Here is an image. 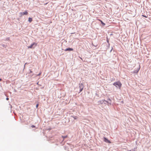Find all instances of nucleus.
<instances>
[{
	"instance_id": "nucleus-1",
	"label": "nucleus",
	"mask_w": 151,
	"mask_h": 151,
	"mask_svg": "<svg viewBox=\"0 0 151 151\" xmlns=\"http://www.w3.org/2000/svg\"><path fill=\"white\" fill-rule=\"evenodd\" d=\"M113 85L116 87L120 88L122 86V84L120 82H116L114 83Z\"/></svg>"
},
{
	"instance_id": "nucleus-2",
	"label": "nucleus",
	"mask_w": 151,
	"mask_h": 151,
	"mask_svg": "<svg viewBox=\"0 0 151 151\" xmlns=\"http://www.w3.org/2000/svg\"><path fill=\"white\" fill-rule=\"evenodd\" d=\"M37 43L34 42L29 46L28 47V48H34L37 45Z\"/></svg>"
},
{
	"instance_id": "nucleus-3",
	"label": "nucleus",
	"mask_w": 151,
	"mask_h": 151,
	"mask_svg": "<svg viewBox=\"0 0 151 151\" xmlns=\"http://www.w3.org/2000/svg\"><path fill=\"white\" fill-rule=\"evenodd\" d=\"M19 15L20 17H22L24 15H27L28 14V13L27 11H25L24 12H20L19 13Z\"/></svg>"
},
{
	"instance_id": "nucleus-4",
	"label": "nucleus",
	"mask_w": 151,
	"mask_h": 151,
	"mask_svg": "<svg viewBox=\"0 0 151 151\" xmlns=\"http://www.w3.org/2000/svg\"><path fill=\"white\" fill-rule=\"evenodd\" d=\"M79 87L80 88V92L82 91L83 89V85L82 83L79 84Z\"/></svg>"
},
{
	"instance_id": "nucleus-5",
	"label": "nucleus",
	"mask_w": 151,
	"mask_h": 151,
	"mask_svg": "<svg viewBox=\"0 0 151 151\" xmlns=\"http://www.w3.org/2000/svg\"><path fill=\"white\" fill-rule=\"evenodd\" d=\"M108 100L110 102H108L107 101H105V100H102V101H100V103H101V104H102L104 101H105L106 102V103H108V104H111V100L110 99H108Z\"/></svg>"
},
{
	"instance_id": "nucleus-6",
	"label": "nucleus",
	"mask_w": 151,
	"mask_h": 151,
	"mask_svg": "<svg viewBox=\"0 0 151 151\" xmlns=\"http://www.w3.org/2000/svg\"><path fill=\"white\" fill-rule=\"evenodd\" d=\"M104 141L106 142L109 143H111V142L105 137H104Z\"/></svg>"
},
{
	"instance_id": "nucleus-7",
	"label": "nucleus",
	"mask_w": 151,
	"mask_h": 151,
	"mask_svg": "<svg viewBox=\"0 0 151 151\" xmlns=\"http://www.w3.org/2000/svg\"><path fill=\"white\" fill-rule=\"evenodd\" d=\"M73 50V49L72 48H67L66 49H65V50L66 51H72V50Z\"/></svg>"
},
{
	"instance_id": "nucleus-8",
	"label": "nucleus",
	"mask_w": 151,
	"mask_h": 151,
	"mask_svg": "<svg viewBox=\"0 0 151 151\" xmlns=\"http://www.w3.org/2000/svg\"><path fill=\"white\" fill-rule=\"evenodd\" d=\"M32 20V19L31 18H29L28 19V21L29 22H31Z\"/></svg>"
},
{
	"instance_id": "nucleus-9",
	"label": "nucleus",
	"mask_w": 151,
	"mask_h": 151,
	"mask_svg": "<svg viewBox=\"0 0 151 151\" xmlns=\"http://www.w3.org/2000/svg\"><path fill=\"white\" fill-rule=\"evenodd\" d=\"M100 21H101V24L103 25V26H104L105 25V24L101 20H100Z\"/></svg>"
},
{
	"instance_id": "nucleus-10",
	"label": "nucleus",
	"mask_w": 151,
	"mask_h": 151,
	"mask_svg": "<svg viewBox=\"0 0 151 151\" xmlns=\"http://www.w3.org/2000/svg\"><path fill=\"white\" fill-rule=\"evenodd\" d=\"M62 137L63 138V139H64L65 138H66V137H67V136H62Z\"/></svg>"
},
{
	"instance_id": "nucleus-11",
	"label": "nucleus",
	"mask_w": 151,
	"mask_h": 151,
	"mask_svg": "<svg viewBox=\"0 0 151 151\" xmlns=\"http://www.w3.org/2000/svg\"><path fill=\"white\" fill-rule=\"evenodd\" d=\"M142 16H143V17H146V18L147 17V16H146L145 15H142Z\"/></svg>"
},
{
	"instance_id": "nucleus-12",
	"label": "nucleus",
	"mask_w": 151,
	"mask_h": 151,
	"mask_svg": "<svg viewBox=\"0 0 151 151\" xmlns=\"http://www.w3.org/2000/svg\"><path fill=\"white\" fill-rule=\"evenodd\" d=\"M31 127L32 128H34V127H35V126L34 125H32V126H31Z\"/></svg>"
},
{
	"instance_id": "nucleus-13",
	"label": "nucleus",
	"mask_w": 151,
	"mask_h": 151,
	"mask_svg": "<svg viewBox=\"0 0 151 151\" xmlns=\"http://www.w3.org/2000/svg\"><path fill=\"white\" fill-rule=\"evenodd\" d=\"M75 119H77V117H76V116H75L74 117H73Z\"/></svg>"
},
{
	"instance_id": "nucleus-14",
	"label": "nucleus",
	"mask_w": 151,
	"mask_h": 151,
	"mask_svg": "<svg viewBox=\"0 0 151 151\" xmlns=\"http://www.w3.org/2000/svg\"><path fill=\"white\" fill-rule=\"evenodd\" d=\"M38 104H37L36 105V108H37L38 106Z\"/></svg>"
},
{
	"instance_id": "nucleus-15",
	"label": "nucleus",
	"mask_w": 151,
	"mask_h": 151,
	"mask_svg": "<svg viewBox=\"0 0 151 151\" xmlns=\"http://www.w3.org/2000/svg\"><path fill=\"white\" fill-rule=\"evenodd\" d=\"M41 74V73H40L37 76H40V75Z\"/></svg>"
},
{
	"instance_id": "nucleus-16",
	"label": "nucleus",
	"mask_w": 151,
	"mask_h": 151,
	"mask_svg": "<svg viewBox=\"0 0 151 151\" xmlns=\"http://www.w3.org/2000/svg\"><path fill=\"white\" fill-rule=\"evenodd\" d=\"M32 71L31 70H30L29 73H32Z\"/></svg>"
},
{
	"instance_id": "nucleus-17",
	"label": "nucleus",
	"mask_w": 151,
	"mask_h": 151,
	"mask_svg": "<svg viewBox=\"0 0 151 151\" xmlns=\"http://www.w3.org/2000/svg\"><path fill=\"white\" fill-rule=\"evenodd\" d=\"M6 100H9V98H6Z\"/></svg>"
},
{
	"instance_id": "nucleus-18",
	"label": "nucleus",
	"mask_w": 151,
	"mask_h": 151,
	"mask_svg": "<svg viewBox=\"0 0 151 151\" xmlns=\"http://www.w3.org/2000/svg\"><path fill=\"white\" fill-rule=\"evenodd\" d=\"M1 79H0V81H1Z\"/></svg>"
},
{
	"instance_id": "nucleus-19",
	"label": "nucleus",
	"mask_w": 151,
	"mask_h": 151,
	"mask_svg": "<svg viewBox=\"0 0 151 151\" xmlns=\"http://www.w3.org/2000/svg\"><path fill=\"white\" fill-rule=\"evenodd\" d=\"M128 151H132L131 150H129Z\"/></svg>"
},
{
	"instance_id": "nucleus-20",
	"label": "nucleus",
	"mask_w": 151,
	"mask_h": 151,
	"mask_svg": "<svg viewBox=\"0 0 151 151\" xmlns=\"http://www.w3.org/2000/svg\"><path fill=\"white\" fill-rule=\"evenodd\" d=\"M7 40H9V38H7Z\"/></svg>"
},
{
	"instance_id": "nucleus-21",
	"label": "nucleus",
	"mask_w": 151,
	"mask_h": 151,
	"mask_svg": "<svg viewBox=\"0 0 151 151\" xmlns=\"http://www.w3.org/2000/svg\"><path fill=\"white\" fill-rule=\"evenodd\" d=\"M14 91H16V90H14Z\"/></svg>"
},
{
	"instance_id": "nucleus-22",
	"label": "nucleus",
	"mask_w": 151,
	"mask_h": 151,
	"mask_svg": "<svg viewBox=\"0 0 151 151\" xmlns=\"http://www.w3.org/2000/svg\"><path fill=\"white\" fill-rule=\"evenodd\" d=\"M26 64V63H25L24 64V65H25Z\"/></svg>"
},
{
	"instance_id": "nucleus-23",
	"label": "nucleus",
	"mask_w": 151,
	"mask_h": 151,
	"mask_svg": "<svg viewBox=\"0 0 151 151\" xmlns=\"http://www.w3.org/2000/svg\"><path fill=\"white\" fill-rule=\"evenodd\" d=\"M26 64V63H25L24 64V65H25Z\"/></svg>"
},
{
	"instance_id": "nucleus-24",
	"label": "nucleus",
	"mask_w": 151,
	"mask_h": 151,
	"mask_svg": "<svg viewBox=\"0 0 151 151\" xmlns=\"http://www.w3.org/2000/svg\"><path fill=\"white\" fill-rule=\"evenodd\" d=\"M26 64V63H25L24 64V65H25Z\"/></svg>"
}]
</instances>
